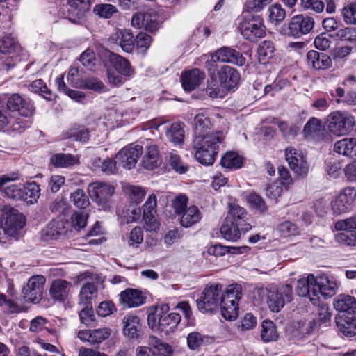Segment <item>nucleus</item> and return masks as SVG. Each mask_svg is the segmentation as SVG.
I'll return each instance as SVG.
<instances>
[{
  "label": "nucleus",
  "mask_w": 356,
  "mask_h": 356,
  "mask_svg": "<svg viewBox=\"0 0 356 356\" xmlns=\"http://www.w3.org/2000/svg\"><path fill=\"white\" fill-rule=\"evenodd\" d=\"M252 228L250 215L245 208L235 202L228 204L227 214L225 222L220 227L222 236L227 240L236 241Z\"/></svg>",
  "instance_id": "obj_1"
},
{
  "label": "nucleus",
  "mask_w": 356,
  "mask_h": 356,
  "mask_svg": "<svg viewBox=\"0 0 356 356\" xmlns=\"http://www.w3.org/2000/svg\"><path fill=\"white\" fill-rule=\"evenodd\" d=\"M254 296L261 302H266L272 312H278L286 302L293 300V288L289 284L270 288L257 286L254 290Z\"/></svg>",
  "instance_id": "obj_2"
},
{
  "label": "nucleus",
  "mask_w": 356,
  "mask_h": 356,
  "mask_svg": "<svg viewBox=\"0 0 356 356\" xmlns=\"http://www.w3.org/2000/svg\"><path fill=\"white\" fill-rule=\"evenodd\" d=\"M168 306L161 305L148 315L147 323L154 330L168 334L177 328L181 321V316L176 312L168 313Z\"/></svg>",
  "instance_id": "obj_3"
},
{
  "label": "nucleus",
  "mask_w": 356,
  "mask_h": 356,
  "mask_svg": "<svg viewBox=\"0 0 356 356\" xmlns=\"http://www.w3.org/2000/svg\"><path fill=\"white\" fill-rule=\"evenodd\" d=\"M225 136L222 131H218L214 133V138L209 140L204 139L193 140V149L195 159L204 165H212L218 152V144L224 140Z\"/></svg>",
  "instance_id": "obj_4"
},
{
  "label": "nucleus",
  "mask_w": 356,
  "mask_h": 356,
  "mask_svg": "<svg viewBox=\"0 0 356 356\" xmlns=\"http://www.w3.org/2000/svg\"><path fill=\"white\" fill-rule=\"evenodd\" d=\"M25 225L26 218L22 213L10 206H0V226L5 234L17 239Z\"/></svg>",
  "instance_id": "obj_5"
},
{
  "label": "nucleus",
  "mask_w": 356,
  "mask_h": 356,
  "mask_svg": "<svg viewBox=\"0 0 356 356\" xmlns=\"http://www.w3.org/2000/svg\"><path fill=\"white\" fill-rule=\"evenodd\" d=\"M355 125V118L348 112L336 111L327 117V128L329 133L335 136L348 135Z\"/></svg>",
  "instance_id": "obj_6"
},
{
  "label": "nucleus",
  "mask_w": 356,
  "mask_h": 356,
  "mask_svg": "<svg viewBox=\"0 0 356 356\" xmlns=\"http://www.w3.org/2000/svg\"><path fill=\"white\" fill-rule=\"evenodd\" d=\"M242 297V287L234 284L223 292L220 300L221 314L227 320H234L238 315V300Z\"/></svg>",
  "instance_id": "obj_7"
},
{
  "label": "nucleus",
  "mask_w": 356,
  "mask_h": 356,
  "mask_svg": "<svg viewBox=\"0 0 356 356\" xmlns=\"http://www.w3.org/2000/svg\"><path fill=\"white\" fill-rule=\"evenodd\" d=\"M221 284H211L204 289L200 298L196 300L198 309L202 313H214L220 305L222 294Z\"/></svg>",
  "instance_id": "obj_8"
},
{
  "label": "nucleus",
  "mask_w": 356,
  "mask_h": 356,
  "mask_svg": "<svg viewBox=\"0 0 356 356\" xmlns=\"http://www.w3.org/2000/svg\"><path fill=\"white\" fill-rule=\"evenodd\" d=\"M247 10L243 13V18L239 24V30L243 37L251 41L264 37L266 29L262 18L259 15H254Z\"/></svg>",
  "instance_id": "obj_9"
},
{
  "label": "nucleus",
  "mask_w": 356,
  "mask_h": 356,
  "mask_svg": "<svg viewBox=\"0 0 356 356\" xmlns=\"http://www.w3.org/2000/svg\"><path fill=\"white\" fill-rule=\"evenodd\" d=\"M143 149V145L138 144L132 143L124 147L115 155L118 166L127 170L134 168L139 156L142 155Z\"/></svg>",
  "instance_id": "obj_10"
},
{
  "label": "nucleus",
  "mask_w": 356,
  "mask_h": 356,
  "mask_svg": "<svg viewBox=\"0 0 356 356\" xmlns=\"http://www.w3.org/2000/svg\"><path fill=\"white\" fill-rule=\"evenodd\" d=\"M46 279L42 275H34L29 278L26 286L22 289L26 301L38 303L42 300Z\"/></svg>",
  "instance_id": "obj_11"
},
{
  "label": "nucleus",
  "mask_w": 356,
  "mask_h": 356,
  "mask_svg": "<svg viewBox=\"0 0 356 356\" xmlns=\"http://www.w3.org/2000/svg\"><path fill=\"white\" fill-rule=\"evenodd\" d=\"M314 26V20L312 17L297 15L291 18L288 25L289 35L300 38L309 33Z\"/></svg>",
  "instance_id": "obj_12"
},
{
  "label": "nucleus",
  "mask_w": 356,
  "mask_h": 356,
  "mask_svg": "<svg viewBox=\"0 0 356 356\" xmlns=\"http://www.w3.org/2000/svg\"><path fill=\"white\" fill-rule=\"evenodd\" d=\"M285 159L290 168L299 177H305L308 173L309 164L302 152L289 147L285 149Z\"/></svg>",
  "instance_id": "obj_13"
},
{
  "label": "nucleus",
  "mask_w": 356,
  "mask_h": 356,
  "mask_svg": "<svg viewBox=\"0 0 356 356\" xmlns=\"http://www.w3.org/2000/svg\"><path fill=\"white\" fill-rule=\"evenodd\" d=\"M172 207L177 214L182 213L181 225L189 227L200 221L202 218L198 208L194 205L187 207V202H172Z\"/></svg>",
  "instance_id": "obj_14"
},
{
  "label": "nucleus",
  "mask_w": 356,
  "mask_h": 356,
  "mask_svg": "<svg viewBox=\"0 0 356 356\" xmlns=\"http://www.w3.org/2000/svg\"><path fill=\"white\" fill-rule=\"evenodd\" d=\"M112 333L109 327H101L94 330H81L77 332L76 337L82 341L88 342L94 348H99V345L109 338Z\"/></svg>",
  "instance_id": "obj_15"
},
{
  "label": "nucleus",
  "mask_w": 356,
  "mask_h": 356,
  "mask_svg": "<svg viewBox=\"0 0 356 356\" xmlns=\"http://www.w3.org/2000/svg\"><path fill=\"white\" fill-rule=\"evenodd\" d=\"M317 284V279L312 274L298 280L296 286L297 294L308 298L314 305H318L317 291H316Z\"/></svg>",
  "instance_id": "obj_16"
},
{
  "label": "nucleus",
  "mask_w": 356,
  "mask_h": 356,
  "mask_svg": "<svg viewBox=\"0 0 356 356\" xmlns=\"http://www.w3.org/2000/svg\"><path fill=\"white\" fill-rule=\"evenodd\" d=\"M6 108L9 111L17 112L24 117H31L35 112V107L31 102L23 99L18 94H13L8 99Z\"/></svg>",
  "instance_id": "obj_17"
},
{
  "label": "nucleus",
  "mask_w": 356,
  "mask_h": 356,
  "mask_svg": "<svg viewBox=\"0 0 356 356\" xmlns=\"http://www.w3.org/2000/svg\"><path fill=\"white\" fill-rule=\"evenodd\" d=\"M219 82L227 91L236 88L241 80V74L238 71L229 65H222L218 70Z\"/></svg>",
  "instance_id": "obj_18"
},
{
  "label": "nucleus",
  "mask_w": 356,
  "mask_h": 356,
  "mask_svg": "<svg viewBox=\"0 0 356 356\" xmlns=\"http://www.w3.org/2000/svg\"><path fill=\"white\" fill-rule=\"evenodd\" d=\"M213 57L221 63H231L232 65L243 66L246 59L242 54L230 47H222L217 49Z\"/></svg>",
  "instance_id": "obj_19"
},
{
  "label": "nucleus",
  "mask_w": 356,
  "mask_h": 356,
  "mask_svg": "<svg viewBox=\"0 0 356 356\" xmlns=\"http://www.w3.org/2000/svg\"><path fill=\"white\" fill-rule=\"evenodd\" d=\"M145 146V154L142 159V165L147 170H153L159 165V152L157 145L151 139L142 142Z\"/></svg>",
  "instance_id": "obj_20"
},
{
  "label": "nucleus",
  "mask_w": 356,
  "mask_h": 356,
  "mask_svg": "<svg viewBox=\"0 0 356 356\" xmlns=\"http://www.w3.org/2000/svg\"><path fill=\"white\" fill-rule=\"evenodd\" d=\"M212 124L210 120L202 113L196 115L194 118V138L197 143L204 139L209 140L214 138V134L211 133Z\"/></svg>",
  "instance_id": "obj_21"
},
{
  "label": "nucleus",
  "mask_w": 356,
  "mask_h": 356,
  "mask_svg": "<svg viewBox=\"0 0 356 356\" xmlns=\"http://www.w3.org/2000/svg\"><path fill=\"white\" fill-rule=\"evenodd\" d=\"M74 204L79 209L74 211L70 218V225L76 231H81L86 227L90 212V202H74Z\"/></svg>",
  "instance_id": "obj_22"
},
{
  "label": "nucleus",
  "mask_w": 356,
  "mask_h": 356,
  "mask_svg": "<svg viewBox=\"0 0 356 356\" xmlns=\"http://www.w3.org/2000/svg\"><path fill=\"white\" fill-rule=\"evenodd\" d=\"M108 42L119 45L124 51L131 52L134 48V38L130 30L118 29L111 34Z\"/></svg>",
  "instance_id": "obj_23"
},
{
  "label": "nucleus",
  "mask_w": 356,
  "mask_h": 356,
  "mask_svg": "<svg viewBox=\"0 0 356 356\" xmlns=\"http://www.w3.org/2000/svg\"><path fill=\"white\" fill-rule=\"evenodd\" d=\"M17 179L18 175L15 173L11 175H3L0 177V191L4 193L5 197L14 200H22L24 199V193L22 191V188L15 184L4 187L6 183L17 180Z\"/></svg>",
  "instance_id": "obj_24"
},
{
  "label": "nucleus",
  "mask_w": 356,
  "mask_h": 356,
  "mask_svg": "<svg viewBox=\"0 0 356 356\" xmlns=\"http://www.w3.org/2000/svg\"><path fill=\"white\" fill-rule=\"evenodd\" d=\"M307 65L315 70H325L332 65L330 57L315 50H310L307 54Z\"/></svg>",
  "instance_id": "obj_25"
},
{
  "label": "nucleus",
  "mask_w": 356,
  "mask_h": 356,
  "mask_svg": "<svg viewBox=\"0 0 356 356\" xmlns=\"http://www.w3.org/2000/svg\"><path fill=\"white\" fill-rule=\"evenodd\" d=\"M205 79V74L197 68L182 74L181 84L186 91L191 92L198 87Z\"/></svg>",
  "instance_id": "obj_26"
},
{
  "label": "nucleus",
  "mask_w": 356,
  "mask_h": 356,
  "mask_svg": "<svg viewBox=\"0 0 356 356\" xmlns=\"http://www.w3.org/2000/svg\"><path fill=\"white\" fill-rule=\"evenodd\" d=\"M88 192L92 199L107 200L113 195L114 188L108 184L96 181L89 184Z\"/></svg>",
  "instance_id": "obj_27"
},
{
  "label": "nucleus",
  "mask_w": 356,
  "mask_h": 356,
  "mask_svg": "<svg viewBox=\"0 0 356 356\" xmlns=\"http://www.w3.org/2000/svg\"><path fill=\"white\" fill-rule=\"evenodd\" d=\"M72 284L63 279L54 280L49 289V295L51 299L55 301L63 302L69 295Z\"/></svg>",
  "instance_id": "obj_28"
},
{
  "label": "nucleus",
  "mask_w": 356,
  "mask_h": 356,
  "mask_svg": "<svg viewBox=\"0 0 356 356\" xmlns=\"http://www.w3.org/2000/svg\"><path fill=\"white\" fill-rule=\"evenodd\" d=\"M333 151L343 156L356 158V137L344 138L334 144Z\"/></svg>",
  "instance_id": "obj_29"
},
{
  "label": "nucleus",
  "mask_w": 356,
  "mask_h": 356,
  "mask_svg": "<svg viewBox=\"0 0 356 356\" xmlns=\"http://www.w3.org/2000/svg\"><path fill=\"white\" fill-rule=\"evenodd\" d=\"M120 300L128 307H136L145 304L146 297L139 290L127 289L121 292Z\"/></svg>",
  "instance_id": "obj_30"
},
{
  "label": "nucleus",
  "mask_w": 356,
  "mask_h": 356,
  "mask_svg": "<svg viewBox=\"0 0 356 356\" xmlns=\"http://www.w3.org/2000/svg\"><path fill=\"white\" fill-rule=\"evenodd\" d=\"M67 2L70 6L69 13L74 15V18H70L73 23L79 22L90 9V0H67Z\"/></svg>",
  "instance_id": "obj_31"
},
{
  "label": "nucleus",
  "mask_w": 356,
  "mask_h": 356,
  "mask_svg": "<svg viewBox=\"0 0 356 356\" xmlns=\"http://www.w3.org/2000/svg\"><path fill=\"white\" fill-rule=\"evenodd\" d=\"M316 292L318 300L319 294L325 298L332 297L337 291L338 284L337 282L328 278L327 276H322L317 280Z\"/></svg>",
  "instance_id": "obj_32"
},
{
  "label": "nucleus",
  "mask_w": 356,
  "mask_h": 356,
  "mask_svg": "<svg viewBox=\"0 0 356 356\" xmlns=\"http://www.w3.org/2000/svg\"><path fill=\"white\" fill-rule=\"evenodd\" d=\"M110 61L112 63L114 70L120 73L125 77H131L134 74V69L131 66L130 63L116 54H111Z\"/></svg>",
  "instance_id": "obj_33"
},
{
  "label": "nucleus",
  "mask_w": 356,
  "mask_h": 356,
  "mask_svg": "<svg viewBox=\"0 0 356 356\" xmlns=\"http://www.w3.org/2000/svg\"><path fill=\"white\" fill-rule=\"evenodd\" d=\"M334 307L341 312L356 314V299L349 295H339L334 300Z\"/></svg>",
  "instance_id": "obj_34"
},
{
  "label": "nucleus",
  "mask_w": 356,
  "mask_h": 356,
  "mask_svg": "<svg viewBox=\"0 0 356 356\" xmlns=\"http://www.w3.org/2000/svg\"><path fill=\"white\" fill-rule=\"evenodd\" d=\"M50 163L56 168H67L79 164V157L70 154L56 153L51 157Z\"/></svg>",
  "instance_id": "obj_35"
},
{
  "label": "nucleus",
  "mask_w": 356,
  "mask_h": 356,
  "mask_svg": "<svg viewBox=\"0 0 356 356\" xmlns=\"http://www.w3.org/2000/svg\"><path fill=\"white\" fill-rule=\"evenodd\" d=\"M165 136L175 146H181L184 143L183 124L179 122L170 124L166 128Z\"/></svg>",
  "instance_id": "obj_36"
},
{
  "label": "nucleus",
  "mask_w": 356,
  "mask_h": 356,
  "mask_svg": "<svg viewBox=\"0 0 356 356\" xmlns=\"http://www.w3.org/2000/svg\"><path fill=\"white\" fill-rule=\"evenodd\" d=\"M124 334L131 339H136L140 335V318L136 316H125L123 319Z\"/></svg>",
  "instance_id": "obj_37"
},
{
  "label": "nucleus",
  "mask_w": 356,
  "mask_h": 356,
  "mask_svg": "<svg viewBox=\"0 0 356 356\" xmlns=\"http://www.w3.org/2000/svg\"><path fill=\"white\" fill-rule=\"evenodd\" d=\"M97 295V286L90 282L86 283L81 288L79 303L83 305H92V300L96 298Z\"/></svg>",
  "instance_id": "obj_38"
},
{
  "label": "nucleus",
  "mask_w": 356,
  "mask_h": 356,
  "mask_svg": "<svg viewBox=\"0 0 356 356\" xmlns=\"http://www.w3.org/2000/svg\"><path fill=\"white\" fill-rule=\"evenodd\" d=\"M222 167L229 170L238 169L243 165V157L235 152H227L220 160Z\"/></svg>",
  "instance_id": "obj_39"
},
{
  "label": "nucleus",
  "mask_w": 356,
  "mask_h": 356,
  "mask_svg": "<svg viewBox=\"0 0 356 356\" xmlns=\"http://www.w3.org/2000/svg\"><path fill=\"white\" fill-rule=\"evenodd\" d=\"M213 339L209 336L203 335L197 332H192L188 334L187 345L193 350L198 349L203 345L210 343Z\"/></svg>",
  "instance_id": "obj_40"
},
{
  "label": "nucleus",
  "mask_w": 356,
  "mask_h": 356,
  "mask_svg": "<svg viewBox=\"0 0 356 356\" xmlns=\"http://www.w3.org/2000/svg\"><path fill=\"white\" fill-rule=\"evenodd\" d=\"M227 92V90L224 88L221 83L217 81L215 77L209 78L207 80L206 93L209 97L213 99L222 98L225 96Z\"/></svg>",
  "instance_id": "obj_41"
},
{
  "label": "nucleus",
  "mask_w": 356,
  "mask_h": 356,
  "mask_svg": "<svg viewBox=\"0 0 356 356\" xmlns=\"http://www.w3.org/2000/svg\"><path fill=\"white\" fill-rule=\"evenodd\" d=\"M19 49L18 41L11 35H5L0 40V52L3 54L17 52Z\"/></svg>",
  "instance_id": "obj_42"
},
{
  "label": "nucleus",
  "mask_w": 356,
  "mask_h": 356,
  "mask_svg": "<svg viewBox=\"0 0 356 356\" xmlns=\"http://www.w3.org/2000/svg\"><path fill=\"white\" fill-rule=\"evenodd\" d=\"M66 137L75 141L86 142L88 140L89 132L84 126L75 124L67 131Z\"/></svg>",
  "instance_id": "obj_43"
},
{
  "label": "nucleus",
  "mask_w": 356,
  "mask_h": 356,
  "mask_svg": "<svg viewBox=\"0 0 356 356\" xmlns=\"http://www.w3.org/2000/svg\"><path fill=\"white\" fill-rule=\"evenodd\" d=\"M276 231L280 236L286 238L299 234V228L293 222L285 220L276 226Z\"/></svg>",
  "instance_id": "obj_44"
},
{
  "label": "nucleus",
  "mask_w": 356,
  "mask_h": 356,
  "mask_svg": "<svg viewBox=\"0 0 356 356\" xmlns=\"http://www.w3.org/2000/svg\"><path fill=\"white\" fill-rule=\"evenodd\" d=\"M322 129V124L319 119L316 118H312L305 124L303 133L305 137L307 138H314L318 136Z\"/></svg>",
  "instance_id": "obj_45"
},
{
  "label": "nucleus",
  "mask_w": 356,
  "mask_h": 356,
  "mask_svg": "<svg viewBox=\"0 0 356 356\" xmlns=\"http://www.w3.org/2000/svg\"><path fill=\"white\" fill-rule=\"evenodd\" d=\"M339 231H343L336 235V240L340 243L349 246H356V229H341Z\"/></svg>",
  "instance_id": "obj_46"
},
{
  "label": "nucleus",
  "mask_w": 356,
  "mask_h": 356,
  "mask_svg": "<svg viewBox=\"0 0 356 356\" xmlns=\"http://www.w3.org/2000/svg\"><path fill=\"white\" fill-rule=\"evenodd\" d=\"M29 90L34 93H38L47 100H51L53 94L47 88L45 83L42 79H36L33 81L29 86Z\"/></svg>",
  "instance_id": "obj_47"
},
{
  "label": "nucleus",
  "mask_w": 356,
  "mask_h": 356,
  "mask_svg": "<svg viewBox=\"0 0 356 356\" xmlns=\"http://www.w3.org/2000/svg\"><path fill=\"white\" fill-rule=\"evenodd\" d=\"M80 322L87 327H93L96 325V318L92 309V305H83L79 311Z\"/></svg>",
  "instance_id": "obj_48"
},
{
  "label": "nucleus",
  "mask_w": 356,
  "mask_h": 356,
  "mask_svg": "<svg viewBox=\"0 0 356 356\" xmlns=\"http://www.w3.org/2000/svg\"><path fill=\"white\" fill-rule=\"evenodd\" d=\"M336 96L338 99L336 100L337 104L343 103L347 105H356V92L348 91L346 93L343 88L338 87L335 90Z\"/></svg>",
  "instance_id": "obj_49"
},
{
  "label": "nucleus",
  "mask_w": 356,
  "mask_h": 356,
  "mask_svg": "<svg viewBox=\"0 0 356 356\" xmlns=\"http://www.w3.org/2000/svg\"><path fill=\"white\" fill-rule=\"evenodd\" d=\"M93 11L99 17L104 19H109L118 12L115 6L108 3L96 5L94 7Z\"/></svg>",
  "instance_id": "obj_50"
},
{
  "label": "nucleus",
  "mask_w": 356,
  "mask_h": 356,
  "mask_svg": "<svg viewBox=\"0 0 356 356\" xmlns=\"http://www.w3.org/2000/svg\"><path fill=\"white\" fill-rule=\"evenodd\" d=\"M143 29L149 33H154L159 29V15L156 12H146Z\"/></svg>",
  "instance_id": "obj_51"
},
{
  "label": "nucleus",
  "mask_w": 356,
  "mask_h": 356,
  "mask_svg": "<svg viewBox=\"0 0 356 356\" xmlns=\"http://www.w3.org/2000/svg\"><path fill=\"white\" fill-rule=\"evenodd\" d=\"M289 81L286 79H276L271 84H268L264 87V95L274 96L275 93L289 86Z\"/></svg>",
  "instance_id": "obj_52"
},
{
  "label": "nucleus",
  "mask_w": 356,
  "mask_h": 356,
  "mask_svg": "<svg viewBox=\"0 0 356 356\" xmlns=\"http://www.w3.org/2000/svg\"><path fill=\"white\" fill-rule=\"evenodd\" d=\"M78 86L98 92L104 91L105 88L104 83L99 79L94 77L81 80Z\"/></svg>",
  "instance_id": "obj_53"
},
{
  "label": "nucleus",
  "mask_w": 356,
  "mask_h": 356,
  "mask_svg": "<svg viewBox=\"0 0 356 356\" xmlns=\"http://www.w3.org/2000/svg\"><path fill=\"white\" fill-rule=\"evenodd\" d=\"M261 338L264 341L268 342L276 339V328L270 321H264L262 323Z\"/></svg>",
  "instance_id": "obj_54"
},
{
  "label": "nucleus",
  "mask_w": 356,
  "mask_h": 356,
  "mask_svg": "<svg viewBox=\"0 0 356 356\" xmlns=\"http://www.w3.org/2000/svg\"><path fill=\"white\" fill-rule=\"evenodd\" d=\"M22 191L24 193L23 200H25L27 198L37 200L40 196V186L35 181L27 183L23 186Z\"/></svg>",
  "instance_id": "obj_55"
},
{
  "label": "nucleus",
  "mask_w": 356,
  "mask_h": 356,
  "mask_svg": "<svg viewBox=\"0 0 356 356\" xmlns=\"http://www.w3.org/2000/svg\"><path fill=\"white\" fill-rule=\"evenodd\" d=\"M168 163L176 172L179 174H184L188 170V165L182 162L180 156L174 153L170 154Z\"/></svg>",
  "instance_id": "obj_56"
},
{
  "label": "nucleus",
  "mask_w": 356,
  "mask_h": 356,
  "mask_svg": "<svg viewBox=\"0 0 356 356\" xmlns=\"http://www.w3.org/2000/svg\"><path fill=\"white\" fill-rule=\"evenodd\" d=\"M337 326L345 337H351L356 335V325L353 322L341 319L337 322Z\"/></svg>",
  "instance_id": "obj_57"
},
{
  "label": "nucleus",
  "mask_w": 356,
  "mask_h": 356,
  "mask_svg": "<svg viewBox=\"0 0 356 356\" xmlns=\"http://www.w3.org/2000/svg\"><path fill=\"white\" fill-rule=\"evenodd\" d=\"M268 11L270 20L275 24L282 22L286 17V11L280 4L270 6Z\"/></svg>",
  "instance_id": "obj_58"
},
{
  "label": "nucleus",
  "mask_w": 356,
  "mask_h": 356,
  "mask_svg": "<svg viewBox=\"0 0 356 356\" xmlns=\"http://www.w3.org/2000/svg\"><path fill=\"white\" fill-rule=\"evenodd\" d=\"M345 23L347 24H356V3H350L341 10Z\"/></svg>",
  "instance_id": "obj_59"
},
{
  "label": "nucleus",
  "mask_w": 356,
  "mask_h": 356,
  "mask_svg": "<svg viewBox=\"0 0 356 356\" xmlns=\"http://www.w3.org/2000/svg\"><path fill=\"white\" fill-rule=\"evenodd\" d=\"M140 208L138 204V202H132L129 207L122 214L124 217H127V222H132L137 220L140 217Z\"/></svg>",
  "instance_id": "obj_60"
},
{
  "label": "nucleus",
  "mask_w": 356,
  "mask_h": 356,
  "mask_svg": "<svg viewBox=\"0 0 356 356\" xmlns=\"http://www.w3.org/2000/svg\"><path fill=\"white\" fill-rule=\"evenodd\" d=\"M336 36L343 41L356 42V28L345 27L341 29L337 32Z\"/></svg>",
  "instance_id": "obj_61"
},
{
  "label": "nucleus",
  "mask_w": 356,
  "mask_h": 356,
  "mask_svg": "<svg viewBox=\"0 0 356 356\" xmlns=\"http://www.w3.org/2000/svg\"><path fill=\"white\" fill-rule=\"evenodd\" d=\"M273 43L270 40H265L262 42L258 49V54L260 58L266 59L270 58L273 56L274 52Z\"/></svg>",
  "instance_id": "obj_62"
},
{
  "label": "nucleus",
  "mask_w": 356,
  "mask_h": 356,
  "mask_svg": "<svg viewBox=\"0 0 356 356\" xmlns=\"http://www.w3.org/2000/svg\"><path fill=\"white\" fill-rule=\"evenodd\" d=\"M47 234L56 238L58 236L67 235V230L65 229L64 222L56 221L50 225Z\"/></svg>",
  "instance_id": "obj_63"
},
{
  "label": "nucleus",
  "mask_w": 356,
  "mask_h": 356,
  "mask_svg": "<svg viewBox=\"0 0 356 356\" xmlns=\"http://www.w3.org/2000/svg\"><path fill=\"white\" fill-rule=\"evenodd\" d=\"M314 46L320 50L327 49L331 44V35L326 33H322L314 39Z\"/></svg>",
  "instance_id": "obj_64"
}]
</instances>
